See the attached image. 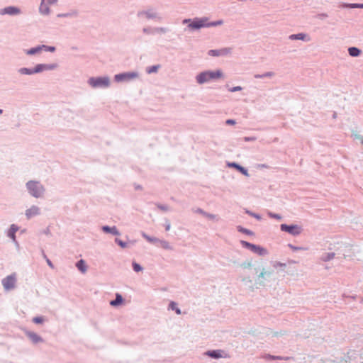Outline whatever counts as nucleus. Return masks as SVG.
I'll return each mask as SVG.
<instances>
[{"label":"nucleus","instance_id":"1","mask_svg":"<svg viewBox=\"0 0 363 363\" xmlns=\"http://www.w3.org/2000/svg\"><path fill=\"white\" fill-rule=\"evenodd\" d=\"M26 187L29 194L36 199L42 197L45 192L44 186L39 181L30 180L26 182Z\"/></svg>","mask_w":363,"mask_h":363},{"label":"nucleus","instance_id":"57","mask_svg":"<svg viewBox=\"0 0 363 363\" xmlns=\"http://www.w3.org/2000/svg\"><path fill=\"white\" fill-rule=\"evenodd\" d=\"M274 266L282 267V266H285V264H282V263L278 262V263H276Z\"/></svg>","mask_w":363,"mask_h":363},{"label":"nucleus","instance_id":"7","mask_svg":"<svg viewBox=\"0 0 363 363\" xmlns=\"http://www.w3.org/2000/svg\"><path fill=\"white\" fill-rule=\"evenodd\" d=\"M16 281V274H11L2 279V285L5 290L9 291L14 288Z\"/></svg>","mask_w":363,"mask_h":363},{"label":"nucleus","instance_id":"29","mask_svg":"<svg viewBox=\"0 0 363 363\" xmlns=\"http://www.w3.org/2000/svg\"><path fill=\"white\" fill-rule=\"evenodd\" d=\"M132 267L134 272H140L143 270V267L138 262L133 261L132 262Z\"/></svg>","mask_w":363,"mask_h":363},{"label":"nucleus","instance_id":"26","mask_svg":"<svg viewBox=\"0 0 363 363\" xmlns=\"http://www.w3.org/2000/svg\"><path fill=\"white\" fill-rule=\"evenodd\" d=\"M142 236L147 241H148L150 243H157L160 241V240L155 237H151L148 235H147L145 233L142 232Z\"/></svg>","mask_w":363,"mask_h":363},{"label":"nucleus","instance_id":"55","mask_svg":"<svg viewBox=\"0 0 363 363\" xmlns=\"http://www.w3.org/2000/svg\"><path fill=\"white\" fill-rule=\"evenodd\" d=\"M142 188L143 187H142L141 185H140V184H135V190H140V189H142Z\"/></svg>","mask_w":363,"mask_h":363},{"label":"nucleus","instance_id":"38","mask_svg":"<svg viewBox=\"0 0 363 363\" xmlns=\"http://www.w3.org/2000/svg\"><path fill=\"white\" fill-rule=\"evenodd\" d=\"M143 32L145 34H151V35L155 34L154 28H151V27L143 28Z\"/></svg>","mask_w":363,"mask_h":363},{"label":"nucleus","instance_id":"6","mask_svg":"<svg viewBox=\"0 0 363 363\" xmlns=\"http://www.w3.org/2000/svg\"><path fill=\"white\" fill-rule=\"evenodd\" d=\"M280 228L282 231L286 232L292 235H298L302 232V228L298 225H288L286 224H281Z\"/></svg>","mask_w":363,"mask_h":363},{"label":"nucleus","instance_id":"32","mask_svg":"<svg viewBox=\"0 0 363 363\" xmlns=\"http://www.w3.org/2000/svg\"><path fill=\"white\" fill-rule=\"evenodd\" d=\"M41 48H42V51L44 50L45 52H53L56 50V48L55 46L41 45Z\"/></svg>","mask_w":363,"mask_h":363},{"label":"nucleus","instance_id":"21","mask_svg":"<svg viewBox=\"0 0 363 363\" xmlns=\"http://www.w3.org/2000/svg\"><path fill=\"white\" fill-rule=\"evenodd\" d=\"M76 267L82 273H85L87 270L86 262L81 259L76 262Z\"/></svg>","mask_w":363,"mask_h":363},{"label":"nucleus","instance_id":"9","mask_svg":"<svg viewBox=\"0 0 363 363\" xmlns=\"http://www.w3.org/2000/svg\"><path fill=\"white\" fill-rule=\"evenodd\" d=\"M25 334L33 344H38L44 342L43 338L35 332L26 330Z\"/></svg>","mask_w":363,"mask_h":363},{"label":"nucleus","instance_id":"3","mask_svg":"<svg viewBox=\"0 0 363 363\" xmlns=\"http://www.w3.org/2000/svg\"><path fill=\"white\" fill-rule=\"evenodd\" d=\"M138 76L139 73L136 71L121 72L114 75V81L117 83L130 82Z\"/></svg>","mask_w":363,"mask_h":363},{"label":"nucleus","instance_id":"25","mask_svg":"<svg viewBox=\"0 0 363 363\" xmlns=\"http://www.w3.org/2000/svg\"><path fill=\"white\" fill-rule=\"evenodd\" d=\"M168 309L174 311L177 315L182 314V311L178 307L177 303L173 301L169 302Z\"/></svg>","mask_w":363,"mask_h":363},{"label":"nucleus","instance_id":"49","mask_svg":"<svg viewBox=\"0 0 363 363\" xmlns=\"http://www.w3.org/2000/svg\"><path fill=\"white\" fill-rule=\"evenodd\" d=\"M350 7L351 8H363V4H351Z\"/></svg>","mask_w":363,"mask_h":363},{"label":"nucleus","instance_id":"19","mask_svg":"<svg viewBox=\"0 0 363 363\" xmlns=\"http://www.w3.org/2000/svg\"><path fill=\"white\" fill-rule=\"evenodd\" d=\"M79 12L77 10H72L67 13H61L57 15V18H68V17H77Z\"/></svg>","mask_w":363,"mask_h":363},{"label":"nucleus","instance_id":"47","mask_svg":"<svg viewBox=\"0 0 363 363\" xmlns=\"http://www.w3.org/2000/svg\"><path fill=\"white\" fill-rule=\"evenodd\" d=\"M269 216L271 218H274L279 219V220H280L281 218V217L279 215L274 214L272 213H269Z\"/></svg>","mask_w":363,"mask_h":363},{"label":"nucleus","instance_id":"59","mask_svg":"<svg viewBox=\"0 0 363 363\" xmlns=\"http://www.w3.org/2000/svg\"><path fill=\"white\" fill-rule=\"evenodd\" d=\"M43 257L47 259H48L46 256V255L45 254L44 251H43Z\"/></svg>","mask_w":363,"mask_h":363},{"label":"nucleus","instance_id":"36","mask_svg":"<svg viewBox=\"0 0 363 363\" xmlns=\"http://www.w3.org/2000/svg\"><path fill=\"white\" fill-rule=\"evenodd\" d=\"M196 81L199 84H204V71L201 72L197 76H196Z\"/></svg>","mask_w":363,"mask_h":363},{"label":"nucleus","instance_id":"23","mask_svg":"<svg viewBox=\"0 0 363 363\" xmlns=\"http://www.w3.org/2000/svg\"><path fill=\"white\" fill-rule=\"evenodd\" d=\"M50 9L48 5L45 4V1H41V4L39 7V12L42 15H48L50 13Z\"/></svg>","mask_w":363,"mask_h":363},{"label":"nucleus","instance_id":"22","mask_svg":"<svg viewBox=\"0 0 363 363\" xmlns=\"http://www.w3.org/2000/svg\"><path fill=\"white\" fill-rule=\"evenodd\" d=\"M228 166L230 167L235 168L240 172H241L242 174H244L245 176H248V172H247V169H245L244 167L240 166L237 163H235V162L228 163Z\"/></svg>","mask_w":363,"mask_h":363},{"label":"nucleus","instance_id":"2","mask_svg":"<svg viewBox=\"0 0 363 363\" xmlns=\"http://www.w3.org/2000/svg\"><path fill=\"white\" fill-rule=\"evenodd\" d=\"M89 85L94 89L107 88L110 86V79L108 76L91 77L87 81Z\"/></svg>","mask_w":363,"mask_h":363},{"label":"nucleus","instance_id":"40","mask_svg":"<svg viewBox=\"0 0 363 363\" xmlns=\"http://www.w3.org/2000/svg\"><path fill=\"white\" fill-rule=\"evenodd\" d=\"M265 358L266 359H286V360H288L290 359L289 357L283 358L279 356H271V355H267L265 357Z\"/></svg>","mask_w":363,"mask_h":363},{"label":"nucleus","instance_id":"48","mask_svg":"<svg viewBox=\"0 0 363 363\" xmlns=\"http://www.w3.org/2000/svg\"><path fill=\"white\" fill-rule=\"evenodd\" d=\"M289 247L291 249H292L294 251L303 250V248H302V247H295V246H293L292 245H289Z\"/></svg>","mask_w":363,"mask_h":363},{"label":"nucleus","instance_id":"10","mask_svg":"<svg viewBox=\"0 0 363 363\" xmlns=\"http://www.w3.org/2000/svg\"><path fill=\"white\" fill-rule=\"evenodd\" d=\"M40 214V209L38 206L33 205L30 208L26 211L25 215L28 219Z\"/></svg>","mask_w":363,"mask_h":363},{"label":"nucleus","instance_id":"54","mask_svg":"<svg viewBox=\"0 0 363 363\" xmlns=\"http://www.w3.org/2000/svg\"><path fill=\"white\" fill-rule=\"evenodd\" d=\"M239 90H241V87L240 86H235V87H233L230 91H239Z\"/></svg>","mask_w":363,"mask_h":363},{"label":"nucleus","instance_id":"20","mask_svg":"<svg viewBox=\"0 0 363 363\" xmlns=\"http://www.w3.org/2000/svg\"><path fill=\"white\" fill-rule=\"evenodd\" d=\"M42 51L41 45L33 47L30 49L25 50V53L28 55H34Z\"/></svg>","mask_w":363,"mask_h":363},{"label":"nucleus","instance_id":"58","mask_svg":"<svg viewBox=\"0 0 363 363\" xmlns=\"http://www.w3.org/2000/svg\"><path fill=\"white\" fill-rule=\"evenodd\" d=\"M272 74L270 72L264 74V77H269V76H272Z\"/></svg>","mask_w":363,"mask_h":363},{"label":"nucleus","instance_id":"45","mask_svg":"<svg viewBox=\"0 0 363 363\" xmlns=\"http://www.w3.org/2000/svg\"><path fill=\"white\" fill-rule=\"evenodd\" d=\"M194 213L204 215V210L201 208H192Z\"/></svg>","mask_w":363,"mask_h":363},{"label":"nucleus","instance_id":"35","mask_svg":"<svg viewBox=\"0 0 363 363\" xmlns=\"http://www.w3.org/2000/svg\"><path fill=\"white\" fill-rule=\"evenodd\" d=\"M290 39L291 40H305L306 35L303 33H298L296 35H290Z\"/></svg>","mask_w":363,"mask_h":363},{"label":"nucleus","instance_id":"37","mask_svg":"<svg viewBox=\"0 0 363 363\" xmlns=\"http://www.w3.org/2000/svg\"><path fill=\"white\" fill-rule=\"evenodd\" d=\"M45 321L43 316H35L33 318V322L35 324H43Z\"/></svg>","mask_w":363,"mask_h":363},{"label":"nucleus","instance_id":"44","mask_svg":"<svg viewBox=\"0 0 363 363\" xmlns=\"http://www.w3.org/2000/svg\"><path fill=\"white\" fill-rule=\"evenodd\" d=\"M161 243H162V246L163 248L164 249H169L170 247H169V242L165 241V240H160V241Z\"/></svg>","mask_w":363,"mask_h":363},{"label":"nucleus","instance_id":"13","mask_svg":"<svg viewBox=\"0 0 363 363\" xmlns=\"http://www.w3.org/2000/svg\"><path fill=\"white\" fill-rule=\"evenodd\" d=\"M143 15H145L148 19H155L158 17V14L156 12H154L152 9L140 11H138L137 14L138 17H140Z\"/></svg>","mask_w":363,"mask_h":363},{"label":"nucleus","instance_id":"30","mask_svg":"<svg viewBox=\"0 0 363 363\" xmlns=\"http://www.w3.org/2000/svg\"><path fill=\"white\" fill-rule=\"evenodd\" d=\"M348 51L349 54L352 57H357L360 54V50L354 47L350 48Z\"/></svg>","mask_w":363,"mask_h":363},{"label":"nucleus","instance_id":"46","mask_svg":"<svg viewBox=\"0 0 363 363\" xmlns=\"http://www.w3.org/2000/svg\"><path fill=\"white\" fill-rule=\"evenodd\" d=\"M193 21V18H184L182 21V24L186 25V26L189 25V23H191V22Z\"/></svg>","mask_w":363,"mask_h":363},{"label":"nucleus","instance_id":"5","mask_svg":"<svg viewBox=\"0 0 363 363\" xmlns=\"http://www.w3.org/2000/svg\"><path fill=\"white\" fill-rule=\"evenodd\" d=\"M204 28V17L201 18H194L191 23L184 28V30H189L191 32L199 30Z\"/></svg>","mask_w":363,"mask_h":363},{"label":"nucleus","instance_id":"28","mask_svg":"<svg viewBox=\"0 0 363 363\" xmlns=\"http://www.w3.org/2000/svg\"><path fill=\"white\" fill-rule=\"evenodd\" d=\"M155 34V33H166L169 31V29L167 27H155L154 28Z\"/></svg>","mask_w":363,"mask_h":363},{"label":"nucleus","instance_id":"50","mask_svg":"<svg viewBox=\"0 0 363 363\" xmlns=\"http://www.w3.org/2000/svg\"><path fill=\"white\" fill-rule=\"evenodd\" d=\"M170 227H171L170 223L168 220H167L166 224H165V230L166 231L169 230Z\"/></svg>","mask_w":363,"mask_h":363},{"label":"nucleus","instance_id":"51","mask_svg":"<svg viewBox=\"0 0 363 363\" xmlns=\"http://www.w3.org/2000/svg\"><path fill=\"white\" fill-rule=\"evenodd\" d=\"M226 123L228 125H234V124H235V121L232 119H228L226 121Z\"/></svg>","mask_w":363,"mask_h":363},{"label":"nucleus","instance_id":"12","mask_svg":"<svg viewBox=\"0 0 363 363\" xmlns=\"http://www.w3.org/2000/svg\"><path fill=\"white\" fill-rule=\"evenodd\" d=\"M101 230L104 233L111 234L113 235H120L121 233L117 229L116 226L103 225Z\"/></svg>","mask_w":363,"mask_h":363},{"label":"nucleus","instance_id":"15","mask_svg":"<svg viewBox=\"0 0 363 363\" xmlns=\"http://www.w3.org/2000/svg\"><path fill=\"white\" fill-rule=\"evenodd\" d=\"M125 299L123 296L119 293H116V298L113 300H111L109 303L111 306L118 307L122 305Z\"/></svg>","mask_w":363,"mask_h":363},{"label":"nucleus","instance_id":"61","mask_svg":"<svg viewBox=\"0 0 363 363\" xmlns=\"http://www.w3.org/2000/svg\"><path fill=\"white\" fill-rule=\"evenodd\" d=\"M208 217L211 218H213V216L212 215H208Z\"/></svg>","mask_w":363,"mask_h":363},{"label":"nucleus","instance_id":"8","mask_svg":"<svg viewBox=\"0 0 363 363\" xmlns=\"http://www.w3.org/2000/svg\"><path fill=\"white\" fill-rule=\"evenodd\" d=\"M21 13V10L18 6H9L0 9V15L17 16Z\"/></svg>","mask_w":363,"mask_h":363},{"label":"nucleus","instance_id":"63","mask_svg":"<svg viewBox=\"0 0 363 363\" xmlns=\"http://www.w3.org/2000/svg\"><path fill=\"white\" fill-rule=\"evenodd\" d=\"M42 1H45V0H42Z\"/></svg>","mask_w":363,"mask_h":363},{"label":"nucleus","instance_id":"16","mask_svg":"<svg viewBox=\"0 0 363 363\" xmlns=\"http://www.w3.org/2000/svg\"><path fill=\"white\" fill-rule=\"evenodd\" d=\"M19 227L16 224H11L7 232V236L13 241H16V233L18 230Z\"/></svg>","mask_w":363,"mask_h":363},{"label":"nucleus","instance_id":"53","mask_svg":"<svg viewBox=\"0 0 363 363\" xmlns=\"http://www.w3.org/2000/svg\"><path fill=\"white\" fill-rule=\"evenodd\" d=\"M46 262L49 267H50L51 268H54V265H53L52 262L49 259H47Z\"/></svg>","mask_w":363,"mask_h":363},{"label":"nucleus","instance_id":"42","mask_svg":"<svg viewBox=\"0 0 363 363\" xmlns=\"http://www.w3.org/2000/svg\"><path fill=\"white\" fill-rule=\"evenodd\" d=\"M238 230L240 231V232H242L243 233H245L247 235H252V233L250 230H247V229H245V228H243L241 226H238Z\"/></svg>","mask_w":363,"mask_h":363},{"label":"nucleus","instance_id":"27","mask_svg":"<svg viewBox=\"0 0 363 363\" xmlns=\"http://www.w3.org/2000/svg\"><path fill=\"white\" fill-rule=\"evenodd\" d=\"M161 67L160 65H155L152 66H150L146 67V72L147 74H152L157 72L158 69Z\"/></svg>","mask_w":363,"mask_h":363},{"label":"nucleus","instance_id":"11","mask_svg":"<svg viewBox=\"0 0 363 363\" xmlns=\"http://www.w3.org/2000/svg\"><path fill=\"white\" fill-rule=\"evenodd\" d=\"M272 274V271L262 269V272L257 276V281L259 284H263L265 281H267L270 278Z\"/></svg>","mask_w":363,"mask_h":363},{"label":"nucleus","instance_id":"43","mask_svg":"<svg viewBox=\"0 0 363 363\" xmlns=\"http://www.w3.org/2000/svg\"><path fill=\"white\" fill-rule=\"evenodd\" d=\"M334 253H328L325 256H324L322 259L323 261H328V260H330L331 259H333L334 257Z\"/></svg>","mask_w":363,"mask_h":363},{"label":"nucleus","instance_id":"41","mask_svg":"<svg viewBox=\"0 0 363 363\" xmlns=\"http://www.w3.org/2000/svg\"><path fill=\"white\" fill-rule=\"evenodd\" d=\"M222 23H223L222 21H218L216 22H211V23H207L206 21V27L215 26H217V25H220Z\"/></svg>","mask_w":363,"mask_h":363},{"label":"nucleus","instance_id":"18","mask_svg":"<svg viewBox=\"0 0 363 363\" xmlns=\"http://www.w3.org/2000/svg\"><path fill=\"white\" fill-rule=\"evenodd\" d=\"M230 50L229 48H224L221 50H209L208 55L211 56H219V55H227L230 52Z\"/></svg>","mask_w":363,"mask_h":363},{"label":"nucleus","instance_id":"34","mask_svg":"<svg viewBox=\"0 0 363 363\" xmlns=\"http://www.w3.org/2000/svg\"><path fill=\"white\" fill-rule=\"evenodd\" d=\"M115 242L119 245L121 248L124 249L128 247V243L118 238H115Z\"/></svg>","mask_w":363,"mask_h":363},{"label":"nucleus","instance_id":"62","mask_svg":"<svg viewBox=\"0 0 363 363\" xmlns=\"http://www.w3.org/2000/svg\"><path fill=\"white\" fill-rule=\"evenodd\" d=\"M3 113V110L0 108V114Z\"/></svg>","mask_w":363,"mask_h":363},{"label":"nucleus","instance_id":"4","mask_svg":"<svg viewBox=\"0 0 363 363\" xmlns=\"http://www.w3.org/2000/svg\"><path fill=\"white\" fill-rule=\"evenodd\" d=\"M240 243L242 247L250 250L254 253H256L260 256L266 255L268 254L267 250L259 245H256L244 240H242Z\"/></svg>","mask_w":363,"mask_h":363},{"label":"nucleus","instance_id":"17","mask_svg":"<svg viewBox=\"0 0 363 363\" xmlns=\"http://www.w3.org/2000/svg\"><path fill=\"white\" fill-rule=\"evenodd\" d=\"M207 355H208L211 357L213 358H222V357H227L228 355L226 353H225L223 350H213L209 351L207 353H206Z\"/></svg>","mask_w":363,"mask_h":363},{"label":"nucleus","instance_id":"56","mask_svg":"<svg viewBox=\"0 0 363 363\" xmlns=\"http://www.w3.org/2000/svg\"><path fill=\"white\" fill-rule=\"evenodd\" d=\"M43 233L45 235H49L50 233V229L47 228L45 230H43Z\"/></svg>","mask_w":363,"mask_h":363},{"label":"nucleus","instance_id":"14","mask_svg":"<svg viewBox=\"0 0 363 363\" xmlns=\"http://www.w3.org/2000/svg\"><path fill=\"white\" fill-rule=\"evenodd\" d=\"M223 76L220 70L206 72V81L221 78Z\"/></svg>","mask_w":363,"mask_h":363},{"label":"nucleus","instance_id":"60","mask_svg":"<svg viewBox=\"0 0 363 363\" xmlns=\"http://www.w3.org/2000/svg\"><path fill=\"white\" fill-rule=\"evenodd\" d=\"M15 242V245H17L18 246V242L16 240V241H13Z\"/></svg>","mask_w":363,"mask_h":363},{"label":"nucleus","instance_id":"39","mask_svg":"<svg viewBox=\"0 0 363 363\" xmlns=\"http://www.w3.org/2000/svg\"><path fill=\"white\" fill-rule=\"evenodd\" d=\"M156 206L157 207L163 211H169V206H167V205H164V204H161V203H156Z\"/></svg>","mask_w":363,"mask_h":363},{"label":"nucleus","instance_id":"33","mask_svg":"<svg viewBox=\"0 0 363 363\" xmlns=\"http://www.w3.org/2000/svg\"><path fill=\"white\" fill-rule=\"evenodd\" d=\"M44 67L45 71L54 70L58 67V65L57 63L44 64Z\"/></svg>","mask_w":363,"mask_h":363},{"label":"nucleus","instance_id":"31","mask_svg":"<svg viewBox=\"0 0 363 363\" xmlns=\"http://www.w3.org/2000/svg\"><path fill=\"white\" fill-rule=\"evenodd\" d=\"M35 74L40 73L45 71L44 63L37 64L34 67Z\"/></svg>","mask_w":363,"mask_h":363},{"label":"nucleus","instance_id":"24","mask_svg":"<svg viewBox=\"0 0 363 363\" xmlns=\"http://www.w3.org/2000/svg\"><path fill=\"white\" fill-rule=\"evenodd\" d=\"M18 72L21 74H25V75H32V74H35L33 67H32V68L21 67V68L18 69Z\"/></svg>","mask_w":363,"mask_h":363},{"label":"nucleus","instance_id":"52","mask_svg":"<svg viewBox=\"0 0 363 363\" xmlns=\"http://www.w3.org/2000/svg\"><path fill=\"white\" fill-rule=\"evenodd\" d=\"M47 2L50 5L55 4L57 2V0H47Z\"/></svg>","mask_w":363,"mask_h":363}]
</instances>
